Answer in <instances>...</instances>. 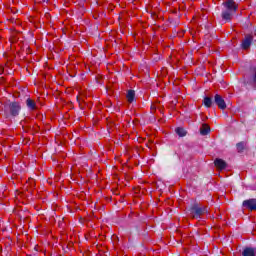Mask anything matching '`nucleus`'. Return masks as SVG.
Returning a JSON list of instances; mask_svg holds the SVG:
<instances>
[{
  "label": "nucleus",
  "instance_id": "f03ea898",
  "mask_svg": "<svg viewBox=\"0 0 256 256\" xmlns=\"http://www.w3.org/2000/svg\"><path fill=\"white\" fill-rule=\"evenodd\" d=\"M21 111V104L18 102H10L4 106L6 117H17Z\"/></svg>",
  "mask_w": 256,
  "mask_h": 256
},
{
  "label": "nucleus",
  "instance_id": "2eb2a0df",
  "mask_svg": "<svg viewBox=\"0 0 256 256\" xmlns=\"http://www.w3.org/2000/svg\"><path fill=\"white\" fill-rule=\"evenodd\" d=\"M49 0H38V3H47Z\"/></svg>",
  "mask_w": 256,
  "mask_h": 256
},
{
  "label": "nucleus",
  "instance_id": "20e7f679",
  "mask_svg": "<svg viewBox=\"0 0 256 256\" xmlns=\"http://www.w3.org/2000/svg\"><path fill=\"white\" fill-rule=\"evenodd\" d=\"M242 205L243 207H245V209H248L249 211H256V199L244 200Z\"/></svg>",
  "mask_w": 256,
  "mask_h": 256
},
{
  "label": "nucleus",
  "instance_id": "1a4fd4ad",
  "mask_svg": "<svg viewBox=\"0 0 256 256\" xmlns=\"http://www.w3.org/2000/svg\"><path fill=\"white\" fill-rule=\"evenodd\" d=\"M242 256H255V249L245 248L242 252Z\"/></svg>",
  "mask_w": 256,
  "mask_h": 256
},
{
  "label": "nucleus",
  "instance_id": "4468645a",
  "mask_svg": "<svg viewBox=\"0 0 256 256\" xmlns=\"http://www.w3.org/2000/svg\"><path fill=\"white\" fill-rule=\"evenodd\" d=\"M245 149V142H240L237 144V150L239 151V153H241V151H243Z\"/></svg>",
  "mask_w": 256,
  "mask_h": 256
},
{
  "label": "nucleus",
  "instance_id": "9b49d317",
  "mask_svg": "<svg viewBox=\"0 0 256 256\" xmlns=\"http://www.w3.org/2000/svg\"><path fill=\"white\" fill-rule=\"evenodd\" d=\"M126 97H127L129 103H133V101L135 99V91L129 90Z\"/></svg>",
  "mask_w": 256,
  "mask_h": 256
},
{
  "label": "nucleus",
  "instance_id": "39448f33",
  "mask_svg": "<svg viewBox=\"0 0 256 256\" xmlns=\"http://www.w3.org/2000/svg\"><path fill=\"white\" fill-rule=\"evenodd\" d=\"M214 101L216 105H218L219 109H226L227 104H225V100H223V97H221V95L216 94L214 97Z\"/></svg>",
  "mask_w": 256,
  "mask_h": 256
},
{
  "label": "nucleus",
  "instance_id": "f8f14e48",
  "mask_svg": "<svg viewBox=\"0 0 256 256\" xmlns=\"http://www.w3.org/2000/svg\"><path fill=\"white\" fill-rule=\"evenodd\" d=\"M203 104L205 105V107H211V105H213V100L211 99V97H205L203 100Z\"/></svg>",
  "mask_w": 256,
  "mask_h": 256
},
{
  "label": "nucleus",
  "instance_id": "423d86ee",
  "mask_svg": "<svg viewBox=\"0 0 256 256\" xmlns=\"http://www.w3.org/2000/svg\"><path fill=\"white\" fill-rule=\"evenodd\" d=\"M253 41V36L252 35H246L245 39L242 42V47L244 49H249L251 47V42Z\"/></svg>",
  "mask_w": 256,
  "mask_h": 256
},
{
  "label": "nucleus",
  "instance_id": "f257e3e1",
  "mask_svg": "<svg viewBox=\"0 0 256 256\" xmlns=\"http://www.w3.org/2000/svg\"><path fill=\"white\" fill-rule=\"evenodd\" d=\"M225 10L222 12V19L224 21H231V17L237 11V3L233 0H228L223 3Z\"/></svg>",
  "mask_w": 256,
  "mask_h": 256
},
{
  "label": "nucleus",
  "instance_id": "9d476101",
  "mask_svg": "<svg viewBox=\"0 0 256 256\" xmlns=\"http://www.w3.org/2000/svg\"><path fill=\"white\" fill-rule=\"evenodd\" d=\"M26 105H27L28 109H31V111H34V109H36L35 101H33V99H31V98H28L26 100Z\"/></svg>",
  "mask_w": 256,
  "mask_h": 256
},
{
  "label": "nucleus",
  "instance_id": "6e6552de",
  "mask_svg": "<svg viewBox=\"0 0 256 256\" xmlns=\"http://www.w3.org/2000/svg\"><path fill=\"white\" fill-rule=\"evenodd\" d=\"M210 132L211 128L207 124H203L202 127L200 128L201 135H209Z\"/></svg>",
  "mask_w": 256,
  "mask_h": 256
},
{
  "label": "nucleus",
  "instance_id": "0eeeda50",
  "mask_svg": "<svg viewBox=\"0 0 256 256\" xmlns=\"http://www.w3.org/2000/svg\"><path fill=\"white\" fill-rule=\"evenodd\" d=\"M215 167H217V169H225V167H227V163L223 160V159H216L214 161Z\"/></svg>",
  "mask_w": 256,
  "mask_h": 256
},
{
  "label": "nucleus",
  "instance_id": "ddd939ff",
  "mask_svg": "<svg viewBox=\"0 0 256 256\" xmlns=\"http://www.w3.org/2000/svg\"><path fill=\"white\" fill-rule=\"evenodd\" d=\"M176 133L179 137H185L187 135V132L183 128H176Z\"/></svg>",
  "mask_w": 256,
  "mask_h": 256
},
{
  "label": "nucleus",
  "instance_id": "7ed1b4c3",
  "mask_svg": "<svg viewBox=\"0 0 256 256\" xmlns=\"http://www.w3.org/2000/svg\"><path fill=\"white\" fill-rule=\"evenodd\" d=\"M205 213H207L206 208L193 207L191 209V215L194 219H199V217H201V215H205Z\"/></svg>",
  "mask_w": 256,
  "mask_h": 256
}]
</instances>
